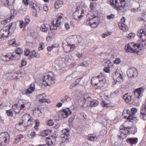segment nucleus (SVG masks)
Returning <instances> with one entry per match:
<instances>
[{
    "instance_id": "nucleus-1",
    "label": "nucleus",
    "mask_w": 146,
    "mask_h": 146,
    "mask_svg": "<svg viewBox=\"0 0 146 146\" xmlns=\"http://www.w3.org/2000/svg\"><path fill=\"white\" fill-rule=\"evenodd\" d=\"M108 2L115 9L121 12L126 11V2L125 0H109Z\"/></svg>"
},
{
    "instance_id": "nucleus-2",
    "label": "nucleus",
    "mask_w": 146,
    "mask_h": 146,
    "mask_svg": "<svg viewBox=\"0 0 146 146\" xmlns=\"http://www.w3.org/2000/svg\"><path fill=\"white\" fill-rule=\"evenodd\" d=\"M103 78L101 74L93 77L91 80V83L101 88L104 86V81L103 80Z\"/></svg>"
},
{
    "instance_id": "nucleus-3",
    "label": "nucleus",
    "mask_w": 146,
    "mask_h": 146,
    "mask_svg": "<svg viewBox=\"0 0 146 146\" xmlns=\"http://www.w3.org/2000/svg\"><path fill=\"white\" fill-rule=\"evenodd\" d=\"M43 84L44 86H50L54 83L55 77L53 75H44L42 78Z\"/></svg>"
},
{
    "instance_id": "nucleus-4",
    "label": "nucleus",
    "mask_w": 146,
    "mask_h": 146,
    "mask_svg": "<svg viewBox=\"0 0 146 146\" xmlns=\"http://www.w3.org/2000/svg\"><path fill=\"white\" fill-rule=\"evenodd\" d=\"M69 108H67L65 109H63L60 110L58 113V115L59 117L62 118H65L67 117L68 116L70 115L72 113V111L71 110H72V111L74 110L75 109L73 106L70 107Z\"/></svg>"
},
{
    "instance_id": "nucleus-5",
    "label": "nucleus",
    "mask_w": 146,
    "mask_h": 146,
    "mask_svg": "<svg viewBox=\"0 0 146 146\" xmlns=\"http://www.w3.org/2000/svg\"><path fill=\"white\" fill-rule=\"evenodd\" d=\"M140 46V45L139 44H134L133 42H131L126 44L125 48L127 52H136V50Z\"/></svg>"
},
{
    "instance_id": "nucleus-6",
    "label": "nucleus",
    "mask_w": 146,
    "mask_h": 146,
    "mask_svg": "<svg viewBox=\"0 0 146 146\" xmlns=\"http://www.w3.org/2000/svg\"><path fill=\"white\" fill-rule=\"evenodd\" d=\"M123 126H121L120 127L119 132L118 133L117 136L121 140L126 137L127 135L129 132V131L127 129H131V127H128L127 128L125 127L123 129Z\"/></svg>"
},
{
    "instance_id": "nucleus-7",
    "label": "nucleus",
    "mask_w": 146,
    "mask_h": 146,
    "mask_svg": "<svg viewBox=\"0 0 146 146\" xmlns=\"http://www.w3.org/2000/svg\"><path fill=\"white\" fill-rule=\"evenodd\" d=\"M11 33L9 31L7 27H4L0 31V40H2L11 36Z\"/></svg>"
},
{
    "instance_id": "nucleus-8",
    "label": "nucleus",
    "mask_w": 146,
    "mask_h": 146,
    "mask_svg": "<svg viewBox=\"0 0 146 146\" xmlns=\"http://www.w3.org/2000/svg\"><path fill=\"white\" fill-rule=\"evenodd\" d=\"M9 138L8 133H2L0 134V146H4V143L8 142Z\"/></svg>"
},
{
    "instance_id": "nucleus-9",
    "label": "nucleus",
    "mask_w": 146,
    "mask_h": 146,
    "mask_svg": "<svg viewBox=\"0 0 146 146\" xmlns=\"http://www.w3.org/2000/svg\"><path fill=\"white\" fill-rule=\"evenodd\" d=\"M62 47L64 50L66 52H69L72 51L75 48V46L73 44H70L67 42L66 44L64 42L62 43Z\"/></svg>"
},
{
    "instance_id": "nucleus-10",
    "label": "nucleus",
    "mask_w": 146,
    "mask_h": 146,
    "mask_svg": "<svg viewBox=\"0 0 146 146\" xmlns=\"http://www.w3.org/2000/svg\"><path fill=\"white\" fill-rule=\"evenodd\" d=\"M63 21V18L62 16H59L57 19L56 20V24H54V21L52 22V25L50 27V29L51 31L55 30L57 29V27H58L61 22Z\"/></svg>"
},
{
    "instance_id": "nucleus-11",
    "label": "nucleus",
    "mask_w": 146,
    "mask_h": 146,
    "mask_svg": "<svg viewBox=\"0 0 146 146\" xmlns=\"http://www.w3.org/2000/svg\"><path fill=\"white\" fill-rule=\"evenodd\" d=\"M80 10H81L80 7H77L76 8V11L74 13V18L76 20H78V21L79 19H82V17L83 16L82 14L84 13L82 10L80 11Z\"/></svg>"
},
{
    "instance_id": "nucleus-12",
    "label": "nucleus",
    "mask_w": 146,
    "mask_h": 146,
    "mask_svg": "<svg viewBox=\"0 0 146 146\" xmlns=\"http://www.w3.org/2000/svg\"><path fill=\"white\" fill-rule=\"evenodd\" d=\"M137 35L142 41L146 40V29H140L137 31Z\"/></svg>"
},
{
    "instance_id": "nucleus-13",
    "label": "nucleus",
    "mask_w": 146,
    "mask_h": 146,
    "mask_svg": "<svg viewBox=\"0 0 146 146\" xmlns=\"http://www.w3.org/2000/svg\"><path fill=\"white\" fill-rule=\"evenodd\" d=\"M127 74L129 77H134L137 76L138 73L136 69L133 67L130 68L127 70Z\"/></svg>"
},
{
    "instance_id": "nucleus-14",
    "label": "nucleus",
    "mask_w": 146,
    "mask_h": 146,
    "mask_svg": "<svg viewBox=\"0 0 146 146\" xmlns=\"http://www.w3.org/2000/svg\"><path fill=\"white\" fill-rule=\"evenodd\" d=\"M69 130L68 129H63L62 131L61 134V137L63 139V141L66 140L67 142L68 140L70 138V135H69Z\"/></svg>"
},
{
    "instance_id": "nucleus-15",
    "label": "nucleus",
    "mask_w": 146,
    "mask_h": 146,
    "mask_svg": "<svg viewBox=\"0 0 146 146\" xmlns=\"http://www.w3.org/2000/svg\"><path fill=\"white\" fill-rule=\"evenodd\" d=\"M16 11H15L14 10H11V16L7 19L2 21L1 22V23L3 25H5L7 23L9 22L10 20L16 15Z\"/></svg>"
},
{
    "instance_id": "nucleus-16",
    "label": "nucleus",
    "mask_w": 146,
    "mask_h": 146,
    "mask_svg": "<svg viewBox=\"0 0 146 146\" xmlns=\"http://www.w3.org/2000/svg\"><path fill=\"white\" fill-rule=\"evenodd\" d=\"M98 19L96 17L90 19L89 20L90 26L92 28L96 27L98 25Z\"/></svg>"
},
{
    "instance_id": "nucleus-17",
    "label": "nucleus",
    "mask_w": 146,
    "mask_h": 146,
    "mask_svg": "<svg viewBox=\"0 0 146 146\" xmlns=\"http://www.w3.org/2000/svg\"><path fill=\"white\" fill-rule=\"evenodd\" d=\"M46 143L48 146L54 145L55 144L56 140V138L53 136H49L46 138Z\"/></svg>"
},
{
    "instance_id": "nucleus-18",
    "label": "nucleus",
    "mask_w": 146,
    "mask_h": 146,
    "mask_svg": "<svg viewBox=\"0 0 146 146\" xmlns=\"http://www.w3.org/2000/svg\"><path fill=\"white\" fill-rule=\"evenodd\" d=\"M140 117L143 120H146V106L143 104L141 109Z\"/></svg>"
},
{
    "instance_id": "nucleus-19",
    "label": "nucleus",
    "mask_w": 146,
    "mask_h": 146,
    "mask_svg": "<svg viewBox=\"0 0 146 146\" xmlns=\"http://www.w3.org/2000/svg\"><path fill=\"white\" fill-rule=\"evenodd\" d=\"M15 2V0H3L2 5L6 7H9L12 5Z\"/></svg>"
},
{
    "instance_id": "nucleus-20",
    "label": "nucleus",
    "mask_w": 146,
    "mask_h": 146,
    "mask_svg": "<svg viewBox=\"0 0 146 146\" xmlns=\"http://www.w3.org/2000/svg\"><path fill=\"white\" fill-rule=\"evenodd\" d=\"M144 90L142 88H140L136 89L134 93L135 97L138 98H139L140 97L142 96Z\"/></svg>"
},
{
    "instance_id": "nucleus-21",
    "label": "nucleus",
    "mask_w": 146,
    "mask_h": 146,
    "mask_svg": "<svg viewBox=\"0 0 146 146\" xmlns=\"http://www.w3.org/2000/svg\"><path fill=\"white\" fill-rule=\"evenodd\" d=\"M138 139L136 137L131 138L127 139L126 141L131 145H133L136 144L138 142Z\"/></svg>"
},
{
    "instance_id": "nucleus-22",
    "label": "nucleus",
    "mask_w": 146,
    "mask_h": 146,
    "mask_svg": "<svg viewBox=\"0 0 146 146\" xmlns=\"http://www.w3.org/2000/svg\"><path fill=\"white\" fill-rule=\"evenodd\" d=\"M114 80H117L118 82L123 81V77L121 74L119 72H115L113 75Z\"/></svg>"
},
{
    "instance_id": "nucleus-23",
    "label": "nucleus",
    "mask_w": 146,
    "mask_h": 146,
    "mask_svg": "<svg viewBox=\"0 0 146 146\" xmlns=\"http://www.w3.org/2000/svg\"><path fill=\"white\" fill-rule=\"evenodd\" d=\"M31 104L30 102H23L20 106V110H25L30 107Z\"/></svg>"
},
{
    "instance_id": "nucleus-24",
    "label": "nucleus",
    "mask_w": 146,
    "mask_h": 146,
    "mask_svg": "<svg viewBox=\"0 0 146 146\" xmlns=\"http://www.w3.org/2000/svg\"><path fill=\"white\" fill-rule=\"evenodd\" d=\"M35 90V85L33 83L31 84L30 86L28 88L25 94L26 95H28V94H31Z\"/></svg>"
},
{
    "instance_id": "nucleus-25",
    "label": "nucleus",
    "mask_w": 146,
    "mask_h": 146,
    "mask_svg": "<svg viewBox=\"0 0 146 146\" xmlns=\"http://www.w3.org/2000/svg\"><path fill=\"white\" fill-rule=\"evenodd\" d=\"M35 90V85L33 83L31 84L30 86L28 88L25 94L26 95H28V94H31Z\"/></svg>"
},
{
    "instance_id": "nucleus-26",
    "label": "nucleus",
    "mask_w": 146,
    "mask_h": 146,
    "mask_svg": "<svg viewBox=\"0 0 146 146\" xmlns=\"http://www.w3.org/2000/svg\"><path fill=\"white\" fill-rule=\"evenodd\" d=\"M7 27L9 31H10L12 34V32L14 31L16 28V23L15 22H13Z\"/></svg>"
},
{
    "instance_id": "nucleus-27",
    "label": "nucleus",
    "mask_w": 146,
    "mask_h": 146,
    "mask_svg": "<svg viewBox=\"0 0 146 146\" xmlns=\"http://www.w3.org/2000/svg\"><path fill=\"white\" fill-rule=\"evenodd\" d=\"M46 97V96L44 93L39 95L38 96V98L39 99V102L40 103L46 102L47 100L45 99Z\"/></svg>"
},
{
    "instance_id": "nucleus-28",
    "label": "nucleus",
    "mask_w": 146,
    "mask_h": 146,
    "mask_svg": "<svg viewBox=\"0 0 146 146\" xmlns=\"http://www.w3.org/2000/svg\"><path fill=\"white\" fill-rule=\"evenodd\" d=\"M123 98L125 101L129 103L131 101H133L134 99L132 98V96H129L127 94H125L123 96Z\"/></svg>"
},
{
    "instance_id": "nucleus-29",
    "label": "nucleus",
    "mask_w": 146,
    "mask_h": 146,
    "mask_svg": "<svg viewBox=\"0 0 146 146\" xmlns=\"http://www.w3.org/2000/svg\"><path fill=\"white\" fill-rule=\"evenodd\" d=\"M83 96L86 104V106H87L88 102H90L92 101L91 98L87 94H84Z\"/></svg>"
},
{
    "instance_id": "nucleus-30",
    "label": "nucleus",
    "mask_w": 146,
    "mask_h": 146,
    "mask_svg": "<svg viewBox=\"0 0 146 146\" xmlns=\"http://www.w3.org/2000/svg\"><path fill=\"white\" fill-rule=\"evenodd\" d=\"M78 103L80 106L84 108L86 106V104L83 96L80 98L79 99Z\"/></svg>"
},
{
    "instance_id": "nucleus-31",
    "label": "nucleus",
    "mask_w": 146,
    "mask_h": 146,
    "mask_svg": "<svg viewBox=\"0 0 146 146\" xmlns=\"http://www.w3.org/2000/svg\"><path fill=\"white\" fill-rule=\"evenodd\" d=\"M106 64H108L107 67H105L104 69V71L106 73L110 72L109 64L111 63V62L110 60H106L105 61Z\"/></svg>"
},
{
    "instance_id": "nucleus-32",
    "label": "nucleus",
    "mask_w": 146,
    "mask_h": 146,
    "mask_svg": "<svg viewBox=\"0 0 146 146\" xmlns=\"http://www.w3.org/2000/svg\"><path fill=\"white\" fill-rule=\"evenodd\" d=\"M76 75L75 74V72L73 73L70 75L67 76L65 79V81H68L71 80L73 78H75Z\"/></svg>"
},
{
    "instance_id": "nucleus-33",
    "label": "nucleus",
    "mask_w": 146,
    "mask_h": 146,
    "mask_svg": "<svg viewBox=\"0 0 146 146\" xmlns=\"http://www.w3.org/2000/svg\"><path fill=\"white\" fill-rule=\"evenodd\" d=\"M20 55L17 54L16 52H14L12 54L11 56V60H18L20 58Z\"/></svg>"
},
{
    "instance_id": "nucleus-34",
    "label": "nucleus",
    "mask_w": 146,
    "mask_h": 146,
    "mask_svg": "<svg viewBox=\"0 0 146 146\" xmlns=\"http://www.w3.org/2000/svg\"><path fill=\"white\" fill-rule=\"evenodd\" d=\"M119 28L123 31H126L128 30V27L124 23H119Z\"/></svg>"
},
{
    "instance_id": "nucleus-35",
    "label": "nucleus",
    "mask_w": 146,
    "mask_h": 146,
    "mask_svg": "<svg viewBox=\"0 0 146 146\" xmlns=\"http://www.w3.org/2000/svg\"><path fill=\"white\" fill-rule=\"evenodd\" d=\"M32 8L35 11H39L42 9V7L37 5L36 4L33 3L32 5Z\"/></svg>"
},
{
    "instance_id": "nucleus-36",
    "label": "nucleus",
    "mask_w": 146,
    "mask_h": 146,
    "mask_svg": "<svg viewBox=\"0 0 146 146\" xmlns=\"http://www.w3.org/2000/svg\"><path fill=\"white\" fill-rule=\"evenodd\" d=\"M16 40L15 39H13L10 40L8 41V44L10 45H12L14 47H16L18 46V44L15 43Z\"/></svg>"
},
{
    "instance_id": "nucleus-37",
    "label": "nucleus",
    "mask_w": 146,
    "mask_h": 146,
    "mask_svg": "<svg viewBox=\"0 0 146 146\" xmlns=\"http://www.w3.org/2000/svg\"><path fill=\"white\" fill-rule=\"evenodd\" d=\"M40 30L43 32H47L48 27L45 24H43L41 25L40 28Z\"/></svg>"
},
{
    "instance_id": "nucleus-38",
    "label": "nucleus",
    "mask_w": 146,
    "mask_h": 146,
    "mask_svg": "<svg viewBox=\"0 0 146 146\" xmlns=\"http://www.w3.org/2000/svg\"><path fill=\"white\" fill-rule=\"evenodd\" d=\"M99 103L97 101L94 100L91 101L90 103V105L92 107H94L97 106Z\"/></svg>"
},
{
    "instance_id": "nucleus-39",
    "label": "nucleus",
    "mask_w": 146,
    "mask_h": 146,
    "mask_svg": "<svg viewBox=\"0 0 146 146\" xmlns=\"http://www.w3.org/2000/svg\"><path fill=\"white\" fill-rule=\"evenodd\" d=\"M62 5V2L61 1H57L55 2L54 4L55 8L58 9Z\"/></svg>"
},
{
    "instance_id": "nucleus-40",
    "label": "nucleus",
    "mask_w": 146,
    "mask_h": 146,
    "mask_svg": "<svg viewBox=\"0 0 146 146\" xmlns=\"http://www.w3.org/2000/svg\"><path fill=\"white\" fill-rule=\"evenodd\" d=\"M23 136L22 135H18L15 139L14 141L16 143H17L21 141V139L23 138Z\"/></svg>"
},
{
    "instance_id": "nucleus-41",
    "label": "nucleus",
    "mask_w": 146,
    "mask_h": 146,
    "mask_svg": "<svg viewBox=\"0 0 146 146\" xmlns=\"http://www.w3.org/2000/svg\"><path fill=\"white\" fill-rule=\"evenodd\" d=\"M24 121H23L22 120V122H19V127L22 128L21 130H25L26 129V127H27L26 125L24 124Z\"/></svg>"
},
{
    "instance_id": "nucleus-42",
    "label": "nucleus",
    "mask_w": 146,
    "mask_h": 146,
    "mask_svg": "<svg viewBox=\"0 0 146 146\" xmlns=\"http://www.w3.org/2000/svg\"><path fill=\"white\" fill-rule=\"evenodd\" d=\"M15 52L17 54L21 55L22 54L23 50L19 48H17L15 49Z\"/></svg>"
},
{
    "instance_id": "nucleus-43",
    "label": "nucleus",
    "mask_w": 146,
    "mask_h": 146,
    "mask_svg": "<svg viewBox=\"0 0 146 146\" xmlns=\"http://www.w3.org/2000/svg\"><path fill=\"white\" fill-rule=\"evenodd\" d=\"M30 17L29 16H26L25 18V25H27L30 22Z\"/></svg>"
},
{
    "instance_id": "nucleus-44",
    "label": "nucleus",
    "mask_w": 146,
    "mask_h": 146,
    "mask_svg": "<svg viewBox=\"0 0 146 146\" xmlns=\"http://www.w3.org/2000/svg\"><path fill=\"white\" fill-rule=\"evenodd\" d=\"M97 138L95 136H93L92 135H89L88 137V139L89 140L93 141L96 140Z\"/></svg>"
},
{
    "instance_id": "nucleus-45",
    "label": "nucleus",
    "mask_w": 146,
    "mask_h": 146,
    "mask_svg": "<svg viewBox=\"0 0 146 146\" xmlns=\"http://www.w3.org/2000/svg\"><path fill=\"white\" fill-rule=\"evenodd\" d=\"M30 116L27 114H25L23 115L22 117V120L23 121H24L25 120L27 119H29V118Z\"/></svg>"
},
{
    "instance_id": "nucleus-46",
    "label": "nucleus",
    "mask_w": 146,
    "mask_h": 146,
    "mask_svg": "<svg viewBox=\"0 0 146 146\" xmlns=\"http://www.w3.org/2000/svg\"><path fill=\"white\" fill-rule=\"evenodd\" d=\"M79 66H81L87 67L88 66V64L87 62L85 61L81 63Z\"/></svg>"
},
{
    "instance_id": "nucleus-47",
    "label": "nucleus",
    "mask_w": 146,
    "mask_h": 146,
    "mask_svg": "<svg viewBox=\"0 0 146 146\" xmlns=\"http://www.w3.org/2000/svg\"><path fill=\"white\" fill-rule=\"evenodd\" d=\"M19 24H20L19 27H20V28L21 29H22L23 27H25L27 25H25V24L24 22V21H21L20 22Z\"/></svg>"
},
{
    "instance_id": "nucleus-48",
    "label": "nucleus",
    "mask_w": 146,
    "mask_h": 146,
    "mask_svg": "<svg viewBox=\"0 0 146 146\" xmlns=\"http://www.w3.org/2000/svg\"><path fill=\"white\" fill-rule=\"evenodd\" d=\"M39 45L40 46L38 47V50H41L44 48V44L43 43H40L39 44Z\"/></svg>"
},
{
    "instance_id": "nucleus-49",
    "label": "nucleus",
    "mask_w": 146,
    "mask_h": 146,
    "mask_svg": "<svg viewBox=\"0 0 146 146\" xmlns=\"http://www.w3.org/2000/svg\"><path fill=\"white\" fill-rule=\"evenodd\" d=\"M133 115H134L133 114H132V115H129L128 117V119L132 120H137V118L136 117H134L133 116Z\"/></svg>"
},
{
    "instance_id": "nucleus-50",
    "label": "nucleus",
    "mask_w": 146,
    "mask_h": 146,
    "mask_svg": "<svg viewBox=\"0 0 146 146\" xmlns=\"http://www.w3.org/2000/svg\"><path fill=\"white\" fill-rule=\"evenodd\" d=\"M101 104L103 107H105L108 108L110 107V105L109 104H107L106 102H102Z\"/></svg>"
},
{
    "instance_id": "nucleus-51",
    "label": "nucleus",
    "mask_w": 146,
    "mask_h": 146,
    "mask_svg": "<svg viewBox=\"0 0 146 146\" xmlns=\"http://www.w3.org/2000/svg\"><path fill=\"white\" fill-rule=\"evenodd\" d=\"M135 34L134 33H131L129 34L128 37L130 39H131L132 38H133L135 36Z\"/></svg>"
},
{
    "instance_id": "nucleus-52",
    "label": "nucleus",
    "mask_w": 146,
    "mask_h": 146,
    "mask_svg": "<svg viewBox=\"0 0 146 146\" xmlns=\"http://www.w3.org/2000/svg\"><path fill=\"white\" fill-rule=\"evenodd\" d=\"M30 52V51L29 50L27 49H26L24 51V55L26 56H27L29 54Z\"/></svg>"
},
{
    "instance_id": "nucleus-53",
    "label": "nucleus",
    "mask_w": 146,
    "mask_h": 146,
    "mask_svg": "<svg viewBox=\"0 0 146 146\" xmlns=\"http://www.w3.org/2000/svg\"><path fill=\"white\" fill-rule=\"evenodd\" d=\"M121 61V60L119 58H116L114 60V63L115 64H119Z\"/></svg>"
},
{
    "instance_id": "nucleus-54",
    "label": "nucleus",
    "mask_w": 146,
    "mask_h": 146,
    "mask_svg": "<svg viewBox=\"0 0 146 146\" xmlns=\"http://www.w3.org/2000/svg\"><path fill=\"white\" fill-rule=\"evenodd\" d=\"M115 15L113 14H111L108 15L107 17V19L108 20L112 19L115 17Z\"/></svg>"
},
{
    "instance_id": "nucleus-55",
    "label": "nucleus",
    "mask_w": 146,
    "mask_h": 146,
    "mask_svg": "<svg viewBox=\"0 0 146 146\" xmlns=\"http://www.w3.org/2000/svg\"><path fill=\"white\" fill-rule=\"evenodd\" d=\"M5 55L6 59H4L3 61H7L9 60L10 59L11 60V56H9V55L7 54Z\"/></svg>"
},
{
    "instance_id": "nucleus-56",
    "label": "nucleus",
    "mask_w": 146,
    "mask_h": 146,
    "mask_svg": "<svg viewBox=\"0 0 146 146\" xmlns=\"http://www.w3.org/2000/svg\"><path fill=\"white\" fill-rule=\"evenodd\" d=\"M6 113L8 116H12L13 115V113L11 110L7 111Z\"/></svg>"
},
{
    "instance_id": "nucleus-57",
    "label": "nucleus",
    "mask_w": 146,
    "mask_h": 146,
    "mask_svg": "<svg viewBox=\"0 0 146 146\" xmlns=\"http://www.w3.org/2000/svg\"><path fill=\"white\" fill-rule=\"evenodd\" d=\"M140 11L139 7L138 8H132L131 9V11L132 12H138Z\"/></svg>"
},
{
    "instance_id": "nucleus-58",
    "label": "nucleus",
    "mask_w": 146,
    "mask_h": 146,
    "mask_svg": "<svg viewBox=\"0 0 146 146\" xmlns=\"http://www.w3.org/2000/svg\"><path fill=\"white\" fill-rule=\"evenodd\" d=\"M47 124L49 126H52L53 125L54 122L52 120H49L47 122Z\"/></svg>"
},
{
    "instance_id": "nucleus-59",
    "label": "nucleus",
    "mask_w": 146,
    "mask_h": 146,
    "mask_svg": "<svg viewBox=\"0 0 146 146\" xmlns=\"http://www.w3.org/2000/svg\"><path fill=\"white\" fill-rule=\"evenodd\" d=\"M33 124V122L31 119H29L28 120V121L27 122V126H29Z\"/></svg>"
},
{
    "instance_id": "nucleus-60",
    "label": "nucleus",
    "mask_w": 146,
    "mask_h": 146,
    "mask_svg": "<svg viewBox=\"0 0 146 146\" xmlns=\"http://www.w3.org/2000/svg\"><path fill=\"white\" fill-rule=\"evenodd\" d=\"M27 62L25 61V60L24 59H23L22 60L21 64V66L22 67L23 66H24L27 64Z\"/></svg>"
},
{
    "instance_id": "nucleus-61",
    "label": "nucleus",
    "mask_w": 146,
    "mask_h": 146,
    "mask_svg": "<svg viewBox=\"0 0 146 146\" xmlns=\"http://www.w3.org/2000/svg\"><path fill=\"white\" fill-rule=\"evenodd\" d=\"M131 112L132 114H134L136 113L137 111V109L135 108H133L131 109Z\"/></svg>"
},
{
    "instance_id": "nucleus-62",
    "label": "nucleus",
    "mask_w": 146,
    "mask_h": 146,
    "mask_svg": "<svg viewBox=\"0 0 146 146\" xmlns=\"http://www.w3.org/2000/svg\"><path fill=\"white\" fill-rule=\"evenodd\" d=\"M20 74L17 73H14L13 74V76L14 79H17L19 78V77Z\"/></svg>"
},
{
    "instance_id": "nucleus-63",
    "label": "nucleus",
    "mask_w": 146,
    "mask_h": 146,
    "mask_svg": "<svg viewBox=\"0 0 146 146\" xmlns=\"http://www.w3.org/2000/svg\"><path fill=\"white\" fill-rule=\"evenodd\" d=\"M83 54L79 52H77L76 54V56L79 58H81L83 56Z\"/></svg>"
},
{
    "instance_id": "nucleus-64",
    "label": "nucleus",
    "mask_w": 146,
    "mask_h": 146,
    "mask_svg": "<svg viewBox=\"0 0 146 146\" xmlns=\"http://www.w3.org/2000/svg\"><path fill=\"white\" fill-rule=\"evenodd\" d=\"M35 50H33L31 52H30L29 54L31 58H32L33 57H34L35 55Z\"/></svg>"
}]
</instances>
